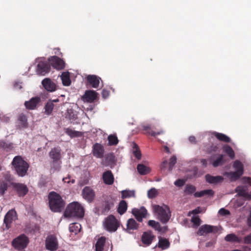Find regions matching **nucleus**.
I'll return each instance as SVG.
<instances>
[{
    "mask_svg": "<svg viewBox=\"0 0 251 251\" xmlns=\"http://www.w3.org/2000/svg\"><path fill=\"white\" fill-rule=\"evenodd\" d=\"M12 165L19 176H24L26 174L29 165L22 156L20 155L15 156L13 159Z\"/></svg>",
    "mask_w": 251,
    "mask_h": 251,
    "instance_id": "2",
    "label": "nucleus"
},
{
    "mask_svg": "<svg viewBox=\"0 0 251 251\" xmlns=\"http://www.w3.org/2000/svg\"><path fill=\"white\" fill-rule=\"evenodd\" d=\"M244 242L245 244H251V234L244 237Z\"/></svg>",
    "mask_w": 251,
    "mask_h": 251,
    "instance_id": "58",
    "label": "nucleus"
},
{
    "mask_svg": "<svg viewBox=\"0 0 251 251\" xmlns=\"http://www.w3.org/2000/svg\"><path fill=\"white\" fill-rule=\"evenodd\" d=\"M49 205L52 211L60 212L65 206L61 196L55 192H51L49 195Z\"/></svg>",
    "mask_w": 251,
    "mask_h": 251,
    "instance_id": "1",
    "label": "nucleus"
},
{
    "mask_svg": "<svg viewBox=\"0 0 251 251\" xmlns=\"http://www.w3.org/2000/svg\"><path fill=\"white\" fill-rule=\"evenodd\" d=\"M81 229V225L77 223H72L70 225L69 230L72 233L75 234H77Z\"/></svg>",
    "mask_w": 251,
    "mask_h": 251,
    "instance_id": "35",
    "label": "nucleus"
},
{
    "mask_svg": "<svg viewBox=\"0 0 251 251\" xmlns=\"http://www.w3.org/2000/svg\"><path fill=\"white\" fill-rule=\"evenodd\" d=\"M17 219V213L14 209L9 210L5 215L3 220V224L5 226V229H8L10 227L13 221Z\"/></svg>",
    "mask_w": 251,
    "mask_h": 251,
    "instance_id": "9",
    "label": "nucleus"
},
{
    "mask_svg": "<svg viewBox=\"0 0 251 251\" xmlns=\"http://www.w3.org/2000/svg\"><path fill=\"white\" fill-rule=\"evenodd\" d=\"M168 164V162L167 160H164L160 165V169L163 170L166 168Z\"/></svg>",
    "mask_w": 251,
    "mask_h": 251,
    "instance_id": "61",
    "label": "nucleus"
},
{
    "mask_svg": "<svg viewBox=\"0 0 251 251\" xmlns=\"http://www.w3.org/2000/svg\"><path fill=\"white\" fill-rule=\"evenodd\" d=\"M82 196L87 202H92L95 199V193L90 187L85 186L82 191Z\"/></svg>",
    "mask_w": 251,
    "mask_h": 251,
    "instance_id": "11",
    "label": "nucleus"
},
{
    "mask_svg": "<svg viewBox=\"0 0 251 251\" xmlns=\"http://www.w3.org/2000/svg\"><path fill=\"white\" fill-rule=\"evenodd\" d=\"M233 166L235 169H236V171L244 173L243 165L240 161L237 160L235 161Z\"/></svg>",
    "mask_w": 251,
    "mask_h": 251,
    "instance_id": "42",
    "label": "nucleus"
},
{
    "mask_svg": "<svg viewBox=\"0 0 251 251\" xmlns=\"http://www.w3.org/2000/svg\"><path fill=\"white\" fill-rule=\"evenodd\" d=\"M243 173V172L236 171L235 172L229 173L228 176L232 180L235 181L238 179Z\"/></svg>",
    "mask_w": 251,
    "mask_h": 251,
    "instance_id": "37",
    "label": "nucleus"
},
{
    "mask_svg": "<svg viewBox=\"0 0 251 251\" xmlns=\"http://www.w3.org/2000/svg\"><path fill=\"white\" fill-rule=\"evenodd\" d=\"M68 117L70 120H75L77 118V115L74 112L72 109L68 111Z\"/></svg>",
    "mask_w": 251,
    "mask_h": 251,
    "instance_id": "49",
    "label": "nucleus"
},
{
    "mask_svg": "<svg viewBox=\"0 0 251 251\" xmlns=\"http://www.w3.org/2000/svg\"><path fill=\"white\" fill-rule=\"evenodd\" d=\"M97 96V93L95 91L88 90L85 92L84 95L82 97V99L84 101L92 102L96 99Z\"/></svg>",
    "mask_w": 251,
    "mask_h": 251,
    "instance_id": "19",
    "label": "nucleus"
},
{
    "mask_svg": "<svg viewBox=\"0 0 251 251\" xmlns=\"http://www.w3.org/2000/svg\"><path fill=\"white\" fill-rule=\"evenodd\" d=\"M84 214V209L81 205L77 202H73L68 205L64 215L67 217L82 218Z\"/></svg>",
    "mask_w": 251,
    "mask_h": 251,
    "instance_id": "3",
    "label": "nucleus"
},
{
    "mask_svg": "<svg viewBox=\"0 0 251 251\" xmlns=\"http://www.w3.org/2000/svg\"><path fill=\"white\" fill-rule=\"evenodd\" d=\"M130 154L131 158L135 162H138L142 158V153L138 145L134 142H130Z\"/></svg>",
    "mask_w": 251,
    "mask_h": 251,
    "instance_id": "8",
    "label": "nucleus"
},
{
    "mask_svg": "<svg viewBox=\"0 0 251 251\" xmlns=\"http://www.w3.org/2000/svg\"><path fill=\"white\" fill-rule=\"evenodd\" d=\"M219 213L222 216H226L229 215L230 214V212L225 208H221L219 211Z\"/></svg>",
    "mask_w": 251,
    "mask_h": 251,
    "instance_id": "54",
    "label": "nucleus"
},
{
    "mask_svg": "<svg viewBox=\"0 0 251 251\" xmlns=\"http://www.w3.org/2000/svg\"><path fill=\"white\" fill-rule=\"evenodd\" d=\"M157 194L158 193L157 190L154 188L150 189L148 191V196L150 199H153L155 198Z\"/></svg>",
    "mask_w": 251,
    "mask_h": 251,
    "instance_id": "43",
    "label": "nucleus"
},
{
    "mask_svg": "<svg viewBox=\"0 0 251 251\" xmlns=\"http://www.w3.org/2000/svg\"><path fill=\"white\" fill-rule=\"evenodd\" d=\"M12 144L8 143L4 141H1L0 142V147L4 149H9L12 147Z\"/></svg>",
    "mask_w": 251,
    "mask_h": 251,
    "instance_id": "45",
    "label": "nucleus"
},
{
    "mask_svg": "<svg viewBox=\"0 0 251 251\" xmlns=\"http://www.w3.org/2000/svg\"><path fill=\"white\" fill-rule=\"evenodd\" d=\"M44 88L48 91L53 92L56 90V85L50 79L46 78L42 81Z\"/></svg>",
    "mask_w": 251,
    "mask_h": 251,
    "instance_id": "20",
    "label": "nucleus"
},
{
    "mask_svg": "<svg viewBox=\"0 0 251 251\" xmlns=\"http://www.w3.org/2000/svg\"><path fill=\"white\" fill-rule=\"evenodd\" d=\"M66 133L71 138L80 137L82 135L81 132L75 131L72 129L67 128L65 130Z\"/></svg>",
    "mask_w": 251,
    "mask_h": 251,
    "instance_id": "34",
    "label": "nucleus"
},
{
    "mask_svg": "<svg viewBox=\"0 0 251 251\" xmlns=\"http://www.w3.org/2000/svg\"><path fill=\"white\" fill-rule=\"evenodd\" d=\"M14 87L16 89H20L22 88L21 84L20 83H16L14 85Z\"/></svg>",
    "mask_w": 251,
    "mask_h": 251,
    "instance_id": "64",
    "label": "nucleus"
},
{
    "mask_svg": "<svg viewBox=\"0 0 251 251\" xmlns=\"http://www.w3.org/2000/svg\"><path fill=\"white\" fill-rule=\"evenodd\" d=\"M192 213L194 214H199L201 212L200 211V208L199 207H197V208L194 209L192 211Z\"/></svg>",
    "mask_w": 251,
    "mask_h": 251,
    "instance_id": "62",
    "label": "nucleus"
},
{
    "mask_svg": "<svg viewBox=\"0 0 251 251\" xmlns=\"http://www.w3.org/2000/svg\"><path fill=\"white\" fill-rule=\"evenodd\" d=\"M189 141H190V143H191L192 144H196V142H197L196 139L195 137L194 136H190L189 138Z\"/></svg>",
    "mask_w": 251,
    "mask_h": 251,
    "instance_id": "60",
    "label": "nucleus"
},
{
    "mask_svg": "<svg viewBox=\"0 0 251 251\" xmlns=\"http://www.w3.org/2000/svg\"><path fill=\"white\" fill-rule=\"evenodd\" d=\"M201 163L204 167H206L207 166V161L205 159H201Z\"/></svg>",
    "mask_w": 251,
    "mask_h": 251,
    "instance_id": "63",
    "label": "nucleus"
},
{
    "mask_svg": "<svg viewBox=\"0 0 251 251\" xmlns=\"http://www.w3.org/2000/svg\"><path fill=\"white\" fill-rule=\"evenodd\" d=\"M104 153V147L99 143H95L93 146V154L98 158L103 157Z\"/></svg>",
    "mask_w": 251,
    "mask_h": 251,
    "instance_id": "16",
    "label": "nucleus"
},
{
    "mask_svg": "<svg viewBox=\"0 0 251 251\" xmlns=\"http://www.w3.org/2000/svg\"><path fill=\"white\" fill-rule=\"evenodd\" d=\"M158 243L157 246L162 250H165L168 249L170 246V243L168 239L162 237H158Z\"/></svg>",
    "mask_w": 251,
    "mask_h": 251,
    "instance_id": "25",
    "label": "nucleus"
},
{
    "mask_svg": "<svg viewBox=\"0 0 251 251\" xmlns=\"http://www.w3.org/2000/svg\"><path fill=\"white\" fill-rule=\"evenodd\" d=\"M108 144L110 146L116 145L118 143L117 137L115 135H110L108 137Z\"/></svg>",
    "mask_w": 251,
    "mask_h": 251,
    "instance_id": "41",
    "label": "nucleus"
},
{
    "mask_svg": "<svg viewBox=\"0 0 251 251\" xmlns=\"http://www.w3.org/2000/svg\"><path fill=\"white\" fill-rule=\"evenodd\" d=\"M214 227L213 226L204 225L201 226L198 231H197V234L200 236L204 235V234L212 233L213 232V229Z\"/></svg>",
    "mask_w": 251,
    "mask_h": 251,
    "instance_id": "22",
    "label": "nucleus"
},
{
    "mask_svg": "<svg viewBox=\"0 0 251 251\" xmlns=\"http://www.w3.org/2000/svg\"><path fill=\"white\" fill-rule=\"evenodd\" d=\"M223 150L230 158L233 159L234 158V151L231 147L228 145H225L223 147Z\"/></svg>",
    "mask_w": 251,
    "mask_h": 251,
    "instance_id": "36",
    "label": "nucleus"
},
{
    "mask_svg": "<svg viewBox=\"0 0 251 251\" xmlns=\"http://www.w3.org/2000/svg\"><path fill=\"white\" fill-rule=\"evenodd\" d=\"M48 60L51 65L56 70H62L65 67L64 61L56 56H51L50 57Z\"/></svg>",
    "mask_w": 251,
    "mask_h": 251,
    "instance_id": "10",
    "label": "nucleus"
},
{
    "mask_svg": "<svg viewBox=\"0 0 251 251\" xmlns=\"http://www.w3.org/2000/svg\"><path fill=\"white\" fill-rule=\"evenodd\" d=\"M213 135L220 141L226 143H229L231 141L229 137L223 133L215 132L213 133Z\"/></svg>",
    "mask_w": 251,
    "mask_h": 251,
    "instance_id": "32",
    "label": "nucleus"
},
{
    "mask_svg": "<svg viewBox=\"0 0 251 251\" xmlns=\"http://www.w3.org/2000/svg\"><path fill=\"white\" fill-rule=\"evenodd\" d=\"M148 225L149 226L154 228L156 230L159 226V223L154 220H149L148 222Z\"/></svg>",
    "mask_w": 251,
    "mask_h": 251,
    "instance_id": "48",
    "label": "nucleus"
},
{
    "mask_svg": "<svg viewBox=\"0 0 251 251\" xmlns=\"http://www.w3.org/2000/svg\"><path fill=\"white\" fill-rule=\"evenodd\" d=\"M60 77L63 85L68 86L71 84L70 73L68 72H63Z\"/></svg>",
    "mask_w": 251,
    "mask_h": 251,
    "instance_id": "31",
    "label": "nucleus"
},
{
    "mask_svg": "<svg viewBox=\"0 0 251 251\" xmlns=\"http://www.w3.org/2000/svg\"><path fill=\"white\" fill-rule=\"evenodd\" d=\"M224 155L221 154L213 162L212 165L214 167H217L219 166L223 165L225 163Z\"/></svg>",
    "mask_w": 251,
    "mask_h": 251,
    "instance_id": "39",
    "label": "nucleus"
},
{
    "mask_svg": "<svg viewBox=\"0 0 251 251\" xmlns=\"http://www.w3.org/2000/svg\"><path fill=\"white\" fill-rule=\"evenodd\" d=\"M8 188L7 183L4 181L0 182V193L3 195Z\"/></svg>",
    "mask_w": 251,
    "mask_h": 251,
    "instance_id": "44",
    "label": "nucleus"
},
{
    "mask_svg": "<svg viewBox=\"0 0 251 251\" xmlns=\"http://www.w3.org/2000/svg\"><path fill=\"white\" fill-rule=\"evenodd\" d=\"M100 78L95 75H88L87 80L93 88H97L100 84Z\"/></svg>",
    "mask_w": 251,
    "mask_h": 251,
    "instance_id": "24",
    "label": "nucleus"
},
{
    "mask_svg": "<svg viewBox=\"0 0 251 251\" xmlns=\"http://www.w3.org/2000/svg\"><path fill=\"white\" fill-rule=\"evenodd\" d=\"M58 242L56 238L53 235H50L46 240V247L47 249L54 251L58 248Z\"/></svg>",
    "mask_w": 251,
    "mask_h": 251,
    "instance_id": "13",
    "label": "nucleus"
},
{
    "mask_svg": "<svg viewBox=\"0 0 251 251\" xmlns=\"http://www.w3.org/2000/svg\"><path fill=\"white\" fill-rule=\"evenodd\" d=\"M139 224L133 219H129L126 223V230L137 229Z\"/></svg>",
    "mask_w": 251,
    "mask_h": 251,
    "instance_id": "33",
    "label": "nucleus"
},
{
    "mask_svg": "<svg viewBox=\"0 0 251 251\" xmlns=\"http://www.w3.org/2000/svg\"><path fill=\"white\" fill-rule=\"evenodd\" d=\"M137 170L141 175H147L151 171L150 167L143 164H139L137 166Z\"/></svg>",
    "mask_w": 251,
    "mask_h": 251,
    "instance_id": "28",
    "label": "nucleus"
},
{
    "mask_svg": "<svg viewBox=\"0 0 251 251\" xmlns=\"http://www.w3.org/2000/svg\"><path fill=\"white\" fill-rule=\"evenodd\" d=\"M196 190V188L195 186L191 184H186L184 192L186 195L194 194V196L195 198H200L205 195L212 196L214 194V191L211 189L204 190L200 192H195Z\"/></svg>",
    "mask_w": 251,
    "mask_h": 251,
    "instance_id": "5",
    "label": "nucleus"
},
{
    "mask_svg": "<svg viewBox=\"0 0 251 251\" xmlns=\"http://www.w3.org/2000/svg\"><path fill=\"white\" fill-rule=\"evenodd\" d=\"M148 132L151 136L155 137L157 135L163 134L164 133V131L163 130H160L159 131L157 132H155L153 131H149Z\"/></svg>",
    "mask_w": 251,
    "mask_h": 251,
    "instance_id": "53",
    "label": "nucleus"
},
{
    "mask_svg": "<svg viewBox=\"0 0 251 251\" xmlns=\"http://www.w3.org/2000/svg\"><path fill=\"white\" fill-rule=\"evenodd\" d=\"M153 210L157 214L158 219L163 224L167 223L169 220L171 216L170 212L168 207L166 206L165 208L158 205L153 206Z\"/></svg>",
    "mask_w": 251,
    "mask_h": 251,
    "instance_id": "4",
    "label": "nucleus"
},
{
    "mask_svg": "<svg viewBox=\"0 0 251 251\" xmlns=\"http://www.w3.org/2000/svg\"><path fill=\"white\" fill-rule=\"evenodd\" d=\"M61 149L59 147L52 148L49 152V156L53 162H56L61 158Z\"/></svg>",
    "mask_w": 251,
    "mask_h": 251,
    "instance_id": "17",
    "label": "nucleus"
},
{
    "mask_svg": "<svg viewBox=\"0 0 251 251\" xmlns=\"http://www.w3.org/2000/svg\"><path fill=\"white\" fill-rule=\"evenodd\" d=\"M12 185L14 190L16 191L17 194L20 197L25 196L28 192V188L24 184L13 182L12 183Z\"/></svg>",
    "mask_w": 251,
    "mask_h": 251,
    "instance_id": "14",
    "label": "nucleus"
},
{
    "mask_svg": "<svg viewBox=\"0 0 251 251\" xmlns=\"http://www.w3.org/2000/svg\"><path fill=\"white\" fill-rule=\"evenodd\" d=\"M236 192L238 194L247 199H250L251 195L248 191V188L246 186H238L236 188Z\"/></svg>",
    "mask_w": 251,
    "mask_h": 251,
    "instance_id": "26",
    "label": "nucleus"
},
{
    "mask_svg": "<svg viewBox=\"0 0 251 251\" xmlns=\"http://www.w3.org/2000/svg\"><path fill=\"white\" fill-rule=\"evenodd\" d=\"M63 181L67 183H69L70 182L74 183L75 182V180L74 179H71V177L70 176H69L68 177L63 178Z\"/></svg>",
    "mask_w": 251,
    "mask_h": 251,
    "instance_id": "57",
    "label": "nucleus"
},
{
    "mask_svg": "<svg viewBox=\"0 0 251 251\" xmlns=\"http://www.w3.org/2000/svg\"><path fill=\"white\" fill-rule=\"evenodd\" d=\"M18 119L22 123V124L23 126H25L26 124L27 119L25 115L23 114H20L19 116Z\"/></svg>",
    "mask_w": 251,
    "mask_h": 251,
    "instance_id": "50",
    "label": "nucleus"
},
{
    "mask_svg": "<svg viewBox=\"0 0 251 251\" xmlns=\"http://www.w3.org/2000/svg\"><path fill=\"white\" fill-rule=\"evenodd\" d=\"M50 67L46 63L40 62L37 65V72L39 74L45 75L50 71Z\"/></svg>",
    "mask_w": 251,
    "mask_h": 251,
    "instance_id": "21",
    "label": "nucleus"
},
{
    "mask_svg": "<svg viewBox=\"0 0 251 251\" xmlns=\"http://www.w3.org/2000/svg\"><path fill=\"white\" fill-rule=\"evenodd\" d=\"M118 212L121 214H123L126 212V201L122 200L119 203L118 208Z\"/></svg>",
    "mask_w": 251,
    "mask_h": 251,
    "instance_id": "40",
    "label": "nucleus"
},
{
    "mask_svg": "<svg viewBox=\"0 0 251 251\" xmlns=\"http://www.w3.org/2000/svg\"><path fill=\"white\" fill-rule=\"evenodd\" d=\"M155 236L151 231H145L142 235L141 241L144 245L149 246L151 244Z\"/></svg>",
    "mask_w": 251,
    "mask_h": 251,
    "instance_id": "15",
    "label": "nucleus"
},
{
    "mask_svg": "<svg viewBox=\"0 0 251 251\" xmlns=\"http://www.w3.org/2000/svg\"><path fill=\"white\" fill-rule=\"evenodd\" d=\"M191 222L193 223L194 226L198 227L200 225L201 220L199 217L196 216L192 218Z\"/></svg>",
    "mask_w": 251,
    "mask_h": 251,
    "instance_id": "47",
    "label": "nucleus"
},
{
    "mask_svg": "<svg viewBox=\"0 0 251 251\" xmlns=\"http://www.w3.org/2000/svg\"><path fill=\"white\" fill-rule=\"evenodd\" d=\"M156 230L162 233H164L168 230V228L167 226H161L159 224V226L157 228Z\"/></svg>",
    "mask_w": 251,
    "mask_h": 251,
    "instance_id": "52",
    "label": "nucleus"
},
{
    "mask_svg": "<svg viewBox=\"0 0 251 251\" xmlns=\"http://www.w3.org/2000/svg\"><path fill=\"white\" fill-rule=\"evenodd\" d=\"M41 101V98L39 97L32 98L29 100L25 102V107L29 110H33L36 108L37 104Z\"/></svg>",
    "mask_w": 251,
    "mask_h": 251,
    "instance_id": "18",
    "label": "nucleus"
},
{
    "mask_svg": "<svg viewBox=\"0 0 251 251\" xmlns=\"http://www.w3.org/2000/svg\"><path fill=\"white\" fill-rule=\"evenodd\" d=\"M132 213L138 222H142L143 219L146 218L148 212L145 207L142 206L140 208H133Z\"/></svg>",
    "mask_w": 251,
    "mask_h": 251,
    "instance_id": "12",
    "label": "nucleus"
},
{
    "mask_svg": "<svg viewBox=\"0 0 251 251\" xmlns=\"http://www.w3.org/2000/svg\"><path fill=\"white\" fill-rule=\"evenodd\" d=\"M104 228L109 231H115L119 226V223L113 215H109L103 222Z\"/></svg>",
    "mask_w": 251,
    "mask_h": 251,
    "instance_id": "6",
    "label": "nucleus"
},
{
    "mask_svg": "<svg viewBox=\"0 0 251 251\" xmlns=\"http://www.w3.org/2000/svg\"><path fill=\"white\" fill-rule=\"evenodd\" d=\"M136 194L134 190H126V198H135Z\"/></svg>",
    "mask_w": 251,
    "mask_h": 251,
    "instance_id": "51",
    "label": "nucleus"
},
{
    "mask_svg": "<svg viewBox=\"0 0 251 251\" xmlns=\"http://www.w3.org/2000/svg\"><path fill=\"white\" fill-rule=\"evenodd\" d=\"M106 238L101 237L98 239L95 244V251H103L105 243Z\"/></svg>",
    "mask_w": 251,
    "mask_h": 251,
    "instance_id": "29",
    "label": "nucleus"
},
{
    "mask_svg": "<svg viewBox=\"0 0 251 251\" xmlns=\"http://www.w3.org/2000/svg\"><path fill=\"white\" fill-rule=\"evenodd\" d=\"M205 177L206 181L211 184H216L223 180V177L222 176H214L208 174L206 175Z\"/></svg>",
    "mask_w": 251,
    "mask_h": 251,
    "instance_id": "27",
    "label": "nucleus"
},
{
    "mask_svg": "<svg viewBox=\"0 0 251 251\" xmlns=\"http://www.w3.org/2000/svg\"><path fill=\"white\" fill-rule=\"evenodd\" d=\"M29 243V239L24 234H22L15 238L12 242L13 247L18 250L24 249Z\"/></svg>",
    "mask_w": 251,
    "mask_h": 251,
    "instance_id": "7",
    "label": "nucleus"
},
{
    "mask_svg": "<svg viewBox=\"0 0 251 251\" xmlns=\"http://www.w3.org/2000/svg\"><path fill=\"white\" fill-rule=\"evenodd\" d=\"M102 179L105 184L112 185L114 182V176L110 171L105 172L102 175Z\"/></svg>",
    "mask_w": 251,
    "mask_h": 251,
    "instance_id": "23",
    "label": "nucleus"
},
{
    "mask_svg": "<svg viewBox=\"0 0 251 251\" xmlns=\"http://www.w3.org/2000/svg\"><path fill=\"white\" fill-rule=\"evenodd\" d=\"M225 240L227 242H235L240 243L242 242V239L241 238H239L234 233H230L227 234L225 237Z\"/></svg>",
    "mask_w": 251,
    "mask_h": 251,
    "instance_id": "30",
    "label": "nucleus"
},
{
    "mask_svg": "<svg viewBox=\"0 0 251 251\" xmlns=\"http://www.w3.org/2000/svg\"><path fill=\"white\" fill-rule=\"evenodd\" d=\"M242 181L244 183L248 184L250 186H251V177L244 176L242 178Z\"/></svg>",
    "mask_w": 251,
    "mask_h": 251,
    "instance_id": "56",
    "label": "nucleus"
},
{
    "mask_svg": "<svg viewBox=\"0 0 251 251\" xmlns=\"http://www.w3.org/2000/svg\"><path fill=\"white\" fill-rule=\"evenodd\" d=\"M109 92L106 90H103L102 92V96L103 98L105 99L108 97Z\"/></svg>",
    "mask_w": 251,
    "mask_h": 251,
    "instance_id": "59",
    "label": "nucleus"
},
{
    "mask_svg": "<svg viewBox=\"0 0 251 251\" xmlns=\"http://www.w3.org/2000/svg\"><path fill=\"white\" fill-rule=\"evenodd\" d=\"M176 162V158L175 156H172L170 159L169 163V170L171 171Z\"/></svg>",
    "mask_w": 251,
    "mask_h": 251,
    "instance_id": "46",
    "label": "nucleus"
},
{
    "mask_svg": "<svg viewBox=\"0 0 251 251\" xmlns=\"http://www.w3.org/2000/svg\"><path fill=\"white\" fill-rule=\"evenodd\" d=\"M54 104L52 103V101H48L45 107V113L46 114L49 115H50L53 109Z\"/></svg>",
    "mask_w": 251,
    "mask_h": 251,
    "instance_id": "38",
    "label": "nucleus"
},
{
    "mask_svg": "<svg viewBox=\"0 0 251 251\" xmlns=\"http://www.w3.org/2000/svg\"><path fill=\"white\" fill-rule=\"evenodd\" d=\"M184 183H185V181L183 180L180 179H178L176 180L174 182V184L176 186H178V187H181V186H183L184 185Z\"/></svg>",
    "mask_w": 251,
    "mask_h": 251,
    "instance_id": "55",
    "label": "nucleus"
}]
</instances>
